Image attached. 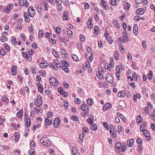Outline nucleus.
<instances>
[{"label":"nucleus","instance_id":"nucleus-53","mask_svg":"<svg viewBox=\"0 0 155 155\" xmlns=\"http://www.w3.org/2000/svg\"><path fill=\"white\" fill-rule=\"evenodd\" d=\"M43 4H44V6L45 8V11H47L48 9V3L46 2H45Z\"/></svg>","mask_w":155,"mask_h":155},{"label":"nucleus","instance_id":"nucleus-60","mask_svg":"<svg viewBox=\"0 0 155 155\" xmlns=\"http://www.w3.org/2000/svg\"><path fill=\"white\" fill-rule=\"evenodd\" d=\"M145 129V127L143 126V125H142V124L140 125V130L141 132H143L144 131Z\"/></svg>","mask_w":155,"mask_h":155},{"label":"nucleus","instance_id":"nucleus-29","mask_svg":"<svg viewBox=\"0 0 155 155\" xmlns=\"http://www.w3.org/2000/svg\"><path fill=\"white\" fill-rule=\"evenodd\" d=\"M122 146V144L120 142H117L115 144L116 147L120 150V149L121 148V147Z\"/></svg>","mask_w":155,"mask_h":155},{"label":"nucleus","instance_id":"nucleus-56","mask_svg":"<svg viewBox=\"0 0 155 155\" xmlns=\"http://www.w3.org/2000/svg\"><path fill=\"white\" fill-rule=\"evenodd\" d=\"M140 10H139V11H140L139 12V14L140 15H141L143 14L144 12V9L143 8H139Z\"/></svg>","mask_w":155,"mask_h":155},{"label":"nucleus","instance_id":"nucleus-14","mask_svg":"<svg viewBox=\"0 0 155 155\" xmlns=\"http://www.w3.org/2000/svg\"><path fill=\"white\" fill-rule=\"evenodd\" d=\"M97 125L95 124H91L90 127L91 129V130H94V131L97 130Z\"/></svg>","mask_w":155,"mask_h":155},{"label":"nucleus","instance_id":"nucleus-32","mask_svg":"<svg viewBox=\"0 0 155 155\" xmlns=\"http://www.w3.org/2000/svg\"><path fill=\"white\" fill-rule=\"evenodd\" d=\"M2 100L8 103V100L6 96H2Z\"/></svg>","mask_w":155,"mask_h":155},{"label":"nucleus","instance_id":"nucleus-59","mask_svg":"<svg viewBox=\"0 0 155 155\" xmlns=\"http://www.w3.org/2000/svg\"><path fill=\"white\" fill-rule=\"evenodd\" d=\"M4 45L6 49L8 51H10V47L7 44H5Z\"/></svg>","mask_w":155,"mask_h":155},{"label":"nucleus","instance_id":"nucleus-45","mask_svg":"<svg viewBox=\"0 0 155 155\" xmlns=\"http://www.w3.org/2000/svg\"><path fill=\"white\" fill-rule=\"evenodd\" d=\"M5 54L6 53H5V50L3 49H2L0 51V55L2 56H4L5 55Z\"/></svg>","mask_w":155,"mask_h":155},{"label":"nucleus","instance_id":"nucleus-28","mask_svg":"<svg viewBox=\"0 0 155 155\" xmlns=\"http://www.w3.org/2000/svg\"><path fill=\"white\" fill-rule=\"evenodd\" d=\"M67 66H61L62 69L67 73H68L69 71V69L67 68Z\"/></svg>","mask_w":155,"mask_h":155},{"label":"nucleus","instance_id":"nucleus-5","mask_svg":"<svg viewBox=\"0 0 155 155\" xmlns=\"http://www.w3.org/2000/svg\"><path fill=\"white\" fill-rule=\"evenodd\" d=\"M107 75L106 76V79L108 82L110 83H112L113 82V76H112L111 74H109L108 76H107Z\"/></svg>","mask_w":155,"mask_h":155},{"label":"nucleus","instance_id":"nucleus-3","mask_svg":"<svg viewBox=\"0 0 155 155\" xmlns=\"http://www.w3.org/2000/svg\"><path fill=\"white\" fill-rule=\"evenodd\" d=\"M35 12V11L32 7L30 6L29 8L28 13L30 17H33L34 15Z\"/></svg>","mask_w":155,"mask_h":155},{"label":"nucleus","instance_id":"nucleus-20","mask_svg":"<svg viewBox=\"0 0 155 155\" xmlns=\"http://www.w3.org/2000/svg\"><path fill=\"white\" fill-rule=\"evenodd\" d=\"M38 85V88L39 91L41 93H42L43 92V88L41 84L39 83Z\"/></svg>","mask_w":155,"mask_h":155},{"label":"nucleus","instance_id":"nucleus-11","mask_svg":"<svg viewBox=\"0 0 155 155\" xmlns=\"http://www.w3.org/2000/svg\"><path fill=\"white\" fill-rule=\"evenodd\" d=\"M47 62L46 61H44L43 63H40L39 67L41 68H45L47 66Z\"/></svg>","mask_w":155,"mask_h":155},{"label":"nucleus","instance_id":"nucleus-26","mask_svg":"<svg viewBox=\"0 0 155 155\" xmlns=\"http://www.w3.org/2000/svg\"><path fill=\"white\" fill-rule=\"evenodd\" d=\"M15 141L17 142L19 138V134L18 132H16L15 133Z\"/></svg>","mask_w":155,"mask_h":155},{"label":"nucleus","instance_id":"nucleus-19","mask_svg":"<svg viewBox=\"0 0 155 155\" xmlns=\"http://www.w3.org/2000/svg\"><path fill=\"white\" fill-rule=\"evenodd\" d=\"M25 119V124L28 127H29L31 125V120L30 118Z\"/></svg>","mask_w":155,"mask_h":155},{"label":"nucleus","instance_id":"nucleus-24","mask_svg":"<svg viewBox=\"0 0 155 155\" xmlns=\"http://www.w3.org/2000/svg\"><path fill=\"white\" fill-rule=\"evenodd\" d=\"M141 97V95L140 94H138L136 95H134L133 99L134 100V102H135L137 100V98L140 99Z\"/></svg>","mask_w":155,"mask_h":155},{"label":"nucleus","instance_id":"nucleus-48","mask_svg":"<svg viewBox=\"0 0 155 155\" xmlns=\"http://www.w3.org/2000/svg\"><path fill=\"white\" fill-rule=\"evenodd\" d=\"M53 54L56 57L58 58V57L59 55L58 54V52L57 51H54L53 52Z\"/></svg>","mask_w":155,"mask_h":155},{"label":"nucleus","instance_id":"nucleus-40","mask_svg":"<svg viewBox=\"0 0 155 155\" xmlns=\"http://www.w3.org/2000/svg\"><path fill=\"white\" fill-rule=\"evenodd\" d=\"M30 155H35V151L34 149H30L29 151Z\"/></svg>","mask_w":155,"mask_h":155},{"label":"nucleus","instance_id":"nucleus-57","mask_svg":"<svg viewBox=\"0 0 155 155\" xmlns=\"http://www.w3.org/2000/svg\"><path fill=\"white\" fill-rule=\"evenodd\" d=\"M103 125L104 127L107 130L108 129V126L107 122H104L103 123Z\"/></svg>","mask_w":155,"mask_h":155},{"label":"nucleus","instance_id":"nucleus-44","mask_svg":"<svg viewBox=\"0 0 155 155\" xmlns=\"http://www.w3.org/2000/svg\"><path fill=\"white\" fill-rule=\"evenodd\" d=\"M83 131L85 133H87L88 131V128L86 127H84L82 129Z\"/></svg>","mask_w":155,"mask_h":155},{"label":"nucleus","instance_id":"nucleus-2","mask_svg":"<svg viewBox=\"0 0 155 155\" xmlns=\"http://www.w3.org/2000/svg\"><path fill=\"white\" fill-rule=\"evenodd\" d=\"M49 81L51 84L54 86H57L58 84V82L56 81L55 78L53 77H51L50 78Z\"/></svg>","mask_w":155,"mask_h":155},{"label":"nucleus","instance_id":"nucleus-6","mask_svg":"<svg viewBox=\"0 0 155 155\" xmlns=\"http://www.w3.org/2000/svg\"><path fill=\"white\" fill-rule=\"evenodd\" d=\"M119 40L120 42L124 43L125 41H128V39L127 36L124 35V36L121 37L119 39Z\"/></svg>","mask_w":155,"mask_h":155},{"label":"nucleus","instance_id":"nucleus-52","mask_svg":"<svg viewBox=\"0 0 155 155\" xmlns=\"http://www.w3.org/2000/svg\"><path fill=\"white\" fill-rule=\"evenodd\" d=\"M111 3L113 6L116 5L117 2L116 0H110Z\"/></svg>","mask_w":155,"mask_h":155},{"label":"nucleus","instance_id":"nucleus-47","mask_svg":"<svg viewBox=\"0 0 155 155\" xmlns=\"http://www.w3.org/2000/svg\"><path fill=\"white\" fill-rule=\"evenodd\" d=\"M71 118L75 121H79V118L77 116H72Z\"/></svg>","mask_w":155,"mask_h":155},{"label":"nucleus","instance_id":"nucleus-12","mask_svg":"<svg viewBox=\"0 0 155 155\" xmlns=\"http://www.w3.org/2000/svg\"><path fill=\"white\" fill-rule=\"evenodd\" d=\"M11 71L12 74L13 75H15L16 74V67L14 65H13L11 69Z\"/></svg>","mask_w":155,"mask_h":155},{"label":"nucleus","instance_id":"nucleus-10","mask_svg":"<svg viewBox=\"0 0 155 155\" xmlns=\"http://www.w3.org/2000/svg\"><path fill=\"white\" fill-rule=\"evenodd\" d=\"M52 121L48 118H46L45 120V125L46 127H47V125H50L52 124Z\"/></svg>","mask_w":155,"mask_h":155},{"label":"nucleus","instance_id":"nucleus-43","mask_svg":"<svg viewBox=\"0 0 155 155\" xmlns=\"http://www.w3.org/2000/svg\"><path fill=\"white\" fill-rule=\"evenodd\" d=\"M87 121L89 124H90L91 125L93 124V119L92 118H89L87 119Z\"/></svg>","mask_w":155,"mask_h":155},{"label":"nucleus","instance_id":"nucleus-62","mask_svg":"<svg viewBox=\"0 0 155 155\" xmlns=\"http://www.w3.org/2000/svg\"><path fill=\"white\" fill-rule=\"evenodd\" d=\"M152 129L154 131H155V125L153 123H151L150 125Z\"/></svg>","mask_w":155,"mask_h":155},{"label":"nucleus","instance_id":"nucleus-9","mask_svg":"<svg viewBox=\"0 0 155 155\" xmlns=\"http://www.w3.org/2000/svg\"><path fill=\"white\" fill-rule=\"evenodd\" d=\"M60 120L59 119L56 118L55 119L53 125L55 128L58 127L59 125Z\"/></svg>","mask_w":155,"mask_h":155},{"label":"nucleus","instance_id":"nucleus-16","mask_svg":"<svg viewBox=\"0 0 155 155\" xmlns=\"http://www.w3.org/2000/svg\"><path fill=\"white\" fill-rule=\"evenodd\" d=\"M101 2H102V3H103L102 5L104 7V9L106 10H107V7H108V5H107V3L103 0H101Z\"/></svg>","mask_w":155,"mask_h":155},{"label":"nucleus","instance_id":"nucleus-7","mask_svg":"<svg viewBox=\"0 0 155 155\" xmlns=\"http://www.w3.org/2000/svg\"><path fill=\"white\" fill-rule=\"evenodd\" d=\"M111 104L109 103L105 104L103 107V109L105 110H109L112 107Z\"/></svg>","mask_w":155,"mask_h":155},{"label":"nucleus","instance_id":"nucleus-30","mask_svg":"<svg viewBox=\"0 0 155 155\" xmlns=\"http://www.w3.org/2000/svg\"><path fill=\"white\" fill-rule=\"evenodd\" d=\"M110 133L112 137H115L116 136V131L114 130L113 131L110 130Z\"/></svg>","mask_w":155,"mask_h":155},{"label":"nucleus","instance_id":"nucleus-8","mask_svg":"<svg viewBox=\"0 0 155 155\" xmlns=\"http://www.w3.org/2000/svg\"><path fill=\"white\" fill-rule=\"evenodd\" d=\"M13 7V5L12 4H10L8 5L6 8H5L4 9L5 12L8 13L10 12V10L12 9Z\"/></svg>","mask_w":155,"mask_h":155},{"label":"nucleus","instance_id":"nucleus-46","mask_svg":"<svg viewBox=\"0 0 155 155\" xmlns=\"http://www.w3.org/2000/svg\"><path fill=\"white\" fill-rule=\"evenodd\" d=\"M137 143L141 145L142 144V140L140 138H138L137 140Z\"/></svg>","mask_w":155,"mask_h":155},{"label":"nucleus","instance_id":"nucleus-35","mask_svg":"<svg viewBox=\"0 0 155 155\" xmlns=\"http://www.w3.org/2000/svg\"><path fill=\"white\" fill-rule=\"evenodd\" d=\"M113 23L115 26L118 28H120L119 26H118V22L117 20H114V21Z\"/></svg>","mask_w":155,"mask_h":155},{"label":"nucleus","instance_id":"nucleus-21","mask_svg":"<svg viewBox=\"0 0 155 155\" xmlns=\"http://www.w3.org/2000/svg\"><path fill=\"white\" fill-rule=\"evenodd\" d=\"M143 135L147 137H149L150 136V134L149 132L147 130H144L143 131Z\"/></svg>","mask_w":155,"mask_h":155},{"label":"nucleus","instance_id":"nucleus-58","mask_svg":"<svg viewBox=\"0 0 155 155\" xmlns=\"http://www.w3.org/2000/svg\"><path fill=\"white\" fill-rule=\"evenodd\" d=\"M58 92L61 94H62V93H63V92H64V91L63 90L62 88L61 87L58 88Z\"/></svg>","mask_w":155,"mask_h":155},{"label":"nucleus","instance_id":"nucleus-27","mask_svg":"<svg viewBox=\"0 0 155 155\" xmlns=\"http://www.w3.org/2000/svg\"><path fill=\"white\" fill-rule=\"evenodd\" d=\"M62 64L63 65L62 66H68L69 64L68 62L66 60H63L61 61Z\"/></svg>","mask_w":155,"mask_h":155},{"label":"nucleus","instance_id":"nucleus-34","mask_svg":"<svg viewBox=\"0 0 155 155\" xmlns=\"http://www.w3.org/2000/svg\"><path fill=\"white\" fill-rule=\"evenodd\" d=\"M136 120L137 122L140 123L142 121L143 119L141 117L138 116L137 117Z\"/></svg>","mask_w":155,"mask_h":155},{"label":"nucleus","instance_id":"nucleus-18","mask_svg":"<svg viewBox=\"0 0 155 155\" xmlns=\"http://www.w3.org/2000/svg\"><path fill=\"white\" fill-rule=\"evenodd\" d=\"M133 142L134 140L133 139L129 140L127 142L128 146L129 147H131L133 145Z\"/></svg>","mask_w":155,"mask_h":155},{"label":"nucleus","instance_id":"nucleus-41","mask_svg":"<svg viewBox=\"0 0 155 155\" xmlns=\"http://www.w3.org/2000/svg\"><path fill=\"white\" fill-rule=\"evenodd\" d=\"M142 44L144 50L146 49V42L145 41H143L142 42Z\"/></svg>","mask_w":155,"mask_h":155},{"label":"nucleus","instance_id":"nucleus-61","mask_svg":"<svg viewBox=\"0 0 155 155\" xmlns=\"http://www.w3.org/2000/svg\"><path fill=\"white\" fill-rule=\"evenodd\" d=\"M75 102L76 103L79 104L81 103V101L79 98H76L74 100Z\"/></svg>","mask_w":155,"mask_h":155},{"label":"nucleus","instance_id":"nucleus-15","mask_svg":"<svg viewBox=\"0 0 155 155\" xmlns=\"http://www.w3.org/2000/svg\"><path fill=\"white\" fill-rule=\"evenodd\" d=\"M126 94L125 91H124L121 92H119L118 93V96L121 97H124Z\"/></svg>","mask_w":155,"mask_h":155},{"label":"nucleus","instance_id":"nucleus-50","mask_svg":"<svg viewBox=\"0 0 155 155\" xmlns=\"http://www.w3.org/2000/svg\"><path fill=\"white\" fill-rule=\"evenodd\" d=\"M72 58L74 60L78 61L79 60L78 57L75 55H73Z\"/></svg>","mask_w":155,"mask_h":155},{"label":"nucleus","instance_id":"nucleus-33","mask_svg":"<svg viewBox=\"0 0 155 155\" xmlns=\"http://www.w3.org/2000/svg\"><path fill=\"white\" fill-rule=\"evenodd\" d=\"M137 74L136 73L134 72V73L132 75V77L134 79V80L136 81L137 80Z\"/></svg>","mask_w":155,"mask_h":155},{"label":"nucleus","instance_id":"nucleus-17","mask_svg":"<svg viewBox=\"0 0 155 155\" xmlns=\"http://www.w3.org/2000/svg\"><path fill=\"white\" fill-rule=\"evenodd\" d=\"M16 115L19 117V118H21V116L23 115V110L20 109L19 112L17 113Z\"/></svg>","mask_w":155,"mask_h":155},{"label":"nucleus","instance_id":"nucleus-64","mask_svg":"<svg viewBox=\"0 0 155 155\" xmlns=\"http://www.w3.org/2000/svg\"><path fill=\"white\" fill-rule=\"evenodd\" d=\"M127 58L128 60H131L132 59V55L131 54H128L127 55Z\"/></svg>","mask_w":155,"mask_h":155},{"label":"nucleus","instance_id":"nucleus-36","mask_svg":"<svg viewBox=\"0 0 155 155\" xmlns=\"http://www.w3.org/2000/svg\"><path fill=\"white\" fill-rule=\"evenodd\" d=\"M153 72L151 71H149V73L147 74V77L150 80H152V76Z\"/></svg>","mask_w":155,"mask_h":155},{"label":"nucleus","instance_id":"nucleus-63","mask_svg":"<svg viewBox=\"0 0 155 155\" xmlns=\"http://www.w3.org/2000/svg\"><path fill=\"white\" fill-rule=\"evenodd\" d=\"M49 41L52 44H55L56 43V41L54 39L51 38V39H49Z\"/></svg>","mask_w":155,"mask_h":155},{"label":"nucleus","instance_id":"nucleus-51","mask_svg":"<svg viewBox=\"0 0 155 155\" xmlns=\"http://www.w3.org/2000/svg\"><path fill=\"white\" fill-rule=\"evenodd\" d=\"M56 32L57 34H60L61 32V28L58 27L56 28Z\"/></svg>","mask_w":155,"mask_h":155},{"label":"nucleus","instance_id":"nucleus-39","mask_svg":"<svg viewBox=\"0 0 155 155\" xmlns=\"http://www.w3.org/2000/svg\"><path fill=\"white\" fill-rule=\"evenodd\" d=\"M7 40V38L5 36H3L1 37V39H0V41L2 42H4L5 41H6Z\"/></svg>","mask_w":155,"mask_h":155},{"label":"nucleus","instance_id":"nucleus-38","mask_svg":"<svg viewBox=\"0 0 155 155\" xmlns=\"http://www.w3.org/2000/svg\"><path fill=\"white\" fill-rule=\"evenodd\" d=\"M26 0H19V4L21 6L24 5L25 3L26 2Z\"/></svg>","mask_w":155,"mask_h":155},{"label":"nucleus","instance_id":"nucleus-1","mask_svg":"<svg viewBox=\"0 0 155 155\" xmlns=\"http://www.w3.org/2000/svg\"><path fill=\"white\" fill-rule=\"evenodd\" d=\"M40 142L42 144L47 146H49L50 144L49 140L47 137L41 138Z\"/></svg>","mask_w":155,"mask_h":155},{"label":"nucleus","instance_id":"nucleus-13","mask_svg":"<svg viewBox=\"0 0 155 155\" xmlns=\"http://www.w3.org/2000/svg\"><path fill=\"white\" fill-rule=\"evenodd\" d=\"M133 31L134 35H136L138 34V28L137 25L135 24L134 25Z\"/></svg>","mask_w":155,"mask_h":155},{"label":"nucleus","instance_id":"nucleus-49","mask_svg":"<svg viewBox=\"0 0 155 155\" xmlns=\"http://www.w3.org/2000/svg\"><path fill=\"white\" fill-rule=\"evenodd\" d=\"M94 29L95 31V33L96 34H98V27L95 26L94 28Z\"/></svg>","mask_w":155,"mask_h":155},{"label":"nucleus","instance_id":"nucleus-37","mask_svg":"<svg viewBox=\"0 0 155 155\" xmlns=\"http://www.w3.org/2000/svg\"><path fill=\"white\" fill-rule=\"evenodd\" d=\"M67 34L69 37H71L72 35V32L69 29H67Z\"/></svg>","mask_w":155,"mask_h":155},{"label":"nucleus","instance_id":"nucleus-55","mask_svg":"<svg viewBox=\"0 0 155 155\" xmlns=\"http://www.w3.org/2000/svg\"><path fill=\"white\" fill-rule=\"evenodd\" d=\"M84 134H81L80 135L79 138L82 141L83 140V138H84Z\"/></svg>","mask_w":155,"mask_h":155},{"label":"nucleus","instance_id":"nucleus-4","mask_svg":"<svg viewBox=\"0 0 155 155\" xmlns=\"http://www.w3.org/2000/svg\"><path fill=\"white\" fill-rule=\"evenodd\" d=\"M81 110H83L84 112L87 113L88 111V106L86 104H83L81 105Z\"/></svg>","mask_w":155,"mask_h":155},{"label":"nucleus","instance_id":"nucleus-31","mask_svg":"<svg viewBox=\"0 0 155 155\" xmlns=\"http://www.w3.org/2000/svg\"><path fill=\"white\" fill-rule=\"evenodd\" d=\"M50 66L54 68L55 70L57 71L58 70V67L55 66L53 63H50L49 64Z\"/></svg>","mask_w":155,"mask_h":155},{"label":"nucleus","instance_id":"nucleus-54","mask_svg":"<svg viewBox=\"0 0 155 155\" xmlns=\"http://www.w3.org/2000/svg\"><path fill=\"white\" fill-rule=\"evenodd\" d=\"M87 24L89 28H91L93 27V25L91 24V23L90 21H88L87 22Z\"/></svg>","mask_w":155,"mask_h":155},{"label":"nucleus","instance_id":"nucleus-22","mask_svg":"<svg viewBox=\"0 0 155 155\" xmlns=\"http://www.w3.org/2000/svg\"><path fill=\"white\" fill-rule=\"evenodd\" d=\"M24 15L25 21L27 22H29L30 21V19L27 13L26 12H25L24 13Z\"/></svg>","mask_w":155,"mask_h":155},{"label":"nucleus","instance_id":"nucleus-23","mask_svg":"<svg viewBox=\"0 0 155 155\" xmlns=\"http://www.w3.org/2000/svg\"><path fill=\"white\" fill-rule=\"evenodd\" d=\"M61 55L62 56H64V57H66L67 56V52L65 50L63 49L61 50Z\"/></svg>","mask_w":155,"mask_h":155},{"label":"nucleus","instance_id":"nucleus-42","mask_svg":"<svg viewBox=\"0 0 155 155\" xmlns=\"http://www.w3.org/2000/svg\"><path fill=\"white\" fill-rule=\"evenodd\" d=\"M42 102L37 101V100L35 101V104L37 106H40Z\"/></svg>","mask_w":155,"mask_h":155},{"label":"nucleus","instance_id":"nucleus-25","mask_svg":"<svg viewBox=\"0 0 155 155\" xmlns=\"http://www.w3.org/2000/svg\"><path fill=\"white\" fill-rule=\"evenodd\" d=\"M87 102L89 106H91L93 103V101L91 98H88L87 100Z\"/></svg>","mask_w":155,"mask_h":155}]
</instances>
